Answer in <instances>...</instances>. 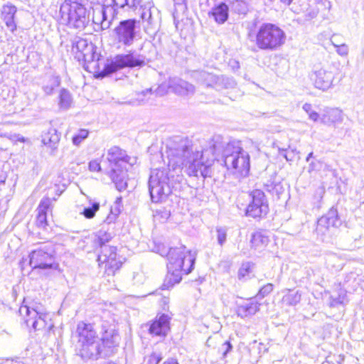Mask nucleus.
<instances>
[{"mask_svg":"<svg viewBox=\"0 0 364 364\" xmlns=\"http://www.w3.org/2000/svg\"><path fill=\"white\" fill-rule=\"evenodd\" d=\"M51 205V200L49 198H43L37 208L38 215L36 225L38 228H45L47 223V212Z\"/></svg>","mask_w":364,"mask_h":364,"instance_id":"obj_24","label":"nucleus"},{"mask_svg":"<svg viewBox=\"0 0 364 364\" xmlns=\"http://www.w3.org/2000/svg\"><path fill=\"white\" fill-rule=\"evenodd\" d=\"M99 208L100 204L97 202H94L92 203L91 206L85 208L82 213L86 218L90 219L95 215V213Z\"/></svg>","mask_w":364,"mask_h":364,"instance_id":"obj_34","label":"nucleus"},{"mask_svg":"<svg viewBox=\"0 0 364 364\" xmlns=\"http://www.w3.org/2000/svg\"><path fill=\"white\" fill-rule=\"evenodd\" d=\"M171 317L167 314H161L149 327V332L156 336H166L170 330Z\"/></svg>","mask_w":364,"mask_h":364,"instance_id":"obj_22","label":"nucleus"},{"mask_svg":"<svg viewBox=\"0 0 364 364\" xmlns=\"http://www.w3.org/2000/svg\"><path fill=\"white\" fill-rule=\"evenodd\" d=\"M309 117L311 120L316 122L318 119L319 114L317 112L312 111L309 113Z\"/></svg>","mask_w":364,"mask_h":364,"instance_id":"obj_48","label":"nucleus"},{"mask_svg":"<svg viewBox=\"0 0 364 364\" xmlns=\"http://www.w3.org/2000/svg\"><path fill=\"white\" fill-rule=\"evenodd\" d=\"M60 77L55 74H47L43 77L41 89L47 96L52 95L60 85Z\"/></svg>","mask_w":364,"mask_h":364,"instance_id":"obj_23","label":"nucleus"},{"mask_svg":"<svg viewBox=\"0 0 364 364\" xmlns=\"http://www.w3.org/2000/svg\"><path fill=\"white\" fill-rule=\"evenodd\" d=\"M167 269L173 277L174 283L181 280V272L188 274L191 272L195 264L196 253L186 250V246L170 248L168 255ZM172 278H170L171 280Z\"/></svg>","mask_w":364,"mask_h":364,"instance_id":"obj_5","label":"nucleus"},{"mask_svg":"<svg viewBox=\"0 0 364 364\" xmlns=\"http://www.w3.org/2000/svg\"><path fill=\"white\" fill-rule=\"evenodd\" d=\"M146 14V12H144L143 14H142V18H144V16H145V14Z\"/></svg>","mask_w":364,"mask_h":364,"instance_id":"obj_57","label":"nucleus"},{"mask_svg":"<svg viewBox=\"0 0 364 364\" xmlns=\"http://www.w3.org/2000/svg\"><path fill=\"white\" fill-rule=\"evenodd\" d=\"M97 3L100 5V7H104V5L119 4V0H96Z\"/></svg>","mask_w":364,"mask_h":364,"instance_id":"obj_44","label":"nucleus"},{"mask_svg":"<svg viewBox=\"0 0 364 364\" xmlns=\"http://www.w3.org/2000/svg\"><path fill=\"white\" fill-rule=\"evenodd\" d=\"M72 103V97L69 91L62 89L60 93V106L63 109H68Z\"/></svg>","mask_w":364,"mask_h":364,"instance_id":"obj_33","label":"nucleus"},{"mask_svg":"<svg viewBox=\"0 0 364 364\" xmlns=\"http://www.w3.org/2000/svg\"><path fill=\"white\" fill-rule=\"evenodd\" d=\"M20 141H24V138H21V139H19Z\"/></svg>","mask_w":364,"mask_h":364,"instance_id":"obj_58","label":"nucleus"},{"mask_svg":"<svg viewBox=\"0 0 364 364\" xmlns=\"http://www.w3.org/2000/svg\"><path fill=\"white\" fill-rule=\"evenodd\" d=\"M259 306L255 299H249L237 304L236 314L242 318H249L259 311Z\"/></svg>","mask_w":364,"mask_h":364,"instance_id":"obj_20","label":"nucleus"},{"mask_svg":"<svg viewBox=\"0 0 364 364\" xmlns=\"http://www.w3.org/2000/svg\"><path fill=\"white\" fill-rule=\"evenodd\" d=\"M88 130L85 129H80L78 132L73 137V144L75 146H79L81 142L88 136Z\"/></svg>","mask_w":364,"mask_h":364,"instance_id":"obj_35","label":"nucleus"},{"mask_svg":"<svg viewBox=\"0 0 364 364\" xmlns=\"http://www.w3.org/2000/svg\"><path fill=\"white\" fill-rule=\"evenodd\" d=\"M284 156L285 157V159H286L287 160H288V158H287V156L286 155H284Z\"/></svg>","mask_w":364,"mask_h":364,"instance_id":"obj_60","label":"nucleus"},{"mask_svg":"<svg viewBox=\"0 0 364 364\" xmlns=\"http://www.w3.org/2000/svg\"><path fill=\"white\" fill-rule=\"evenodd\" d=\"M285 6H289L291 3L292 0H279Z\"/></svg>","mask_w":364,"mask_h":364,"instance_id":"obj_53","label":"nucleus"},{"mask_svg":"<svg viewBox=\"0 0 364 364\" xmlns=\"http://www.w3.org/2000/svg\"><path fill=\"white\" fill-rule=\"evenodd\" d=\"M161 356L160 354L156 353H153L149 357L148 363L147 364H159V363L161 360Z\"/></svg>","mask_w":364,"mask_h":364,"instance_id":"obj_42","label":"nucleus"},{"mask_svg":"<svg viewBox=\"0 0 364 364\" xmlns=\"http://www.w3.org/2000/svg\"><path fill=\"white\" fill-rule=\"evenodd\" d=\"M223 146L215 153V160L222 154L227 169L237 177H245L250 168V155L242 148L229 143L223 138Z\"/></svg>","mask_w":364,"mask_h":364,"instance_id":"obj_3","label":"nucleus"},{"mask_svg":"<svg viewBox=\"0 0 364 364\" xmlns=\"http://www.w3.org/2000/svg\"><path fill=\"white\" fill-rule=\"evenodd\" d=\"M18 311L23 317L27 326L31 325L34 331L44 329L49 331L53 326L51 323L48 325V321H50V319L42 306L37 304L33 306L23 305L19 308Z\"/></svg>","mask_w":364,"mask_h":364,"instance_id":"obj_9","label":"nucleus"},{"mask_svg":"<svg viewBox=\"0 0 364 364\" xmlns=\"http://www.w3.org/2000/svg\"><path fill=\"white\" fill-rule=\"evenodd\" d=\"M223 146V136L215 135L201 146L200 150H193L187 139L175 137L166 145L167 168L177 176L182 170L190 176L210 177L211 166L215 161V153Z\"/></svg>","mask_w":364,"mask_h":364,"instance_id":"obj_1","label":"nucleus"},{"mask_svg":"<svg viewBox=\"0 0 364 364\" xmlns=\"http://www.w3.org/2000/svg\"><path fill=\"white\" fill-rule=\"evenodd\" d=\"M250 0H232V9L239 14H246L249 11Z\"/></svg>","mask_w":364,"mask_h":364,"instance_id":"obj_31","label":"nucleus"},{"mask_svg":"<svg viewBox=\"0 0 364 364\" xmlns=\"http://www.w3.org/2000/svg\"><path fill=\"white\" fill-rule=\"evenodd\" d=\"M285 33L277 26L272 23H262L256 34L257 46L264 50H275L285 42Z\"/></svg>","mask_w":364,"mask_h":364,"instance_id":"obj_7","label":"nucleus"},{"mask_svg":"<svg viewBox=\"0 0 364 364\" xmlns=\"http://www.w3.org/2000/svg\"><path fill=\"white\" fill-rule=\"evenodd\" d=\"M341 225V220L338 218L337 210L331 209L325 215L318 220L316 231L322 234L330 227L337 228Z\"/></svg>","mask_w":364,"mask_h":364,"instance_id":"obj_19","label":"nucleus"},{"mask_svg":"<svg viewBox=\"0 0 364 364\" xmlns=\"http://www.w3.org/2000/svg\"><path fill=\"white\" fill-rule=\"evenodd\" d=\"M343 119V112L338 108H326L321 117V122L328 126L341 123Z\"/></svg>","mask_w":364,"mask_h":364,"instance_id":"obj_25","label":"nucleus"},{"mask_svg":"<svg viewBox=\"0 0 364 364\" xmlns=\"http://www.w3.org/2000/svg\"><path fill=\"white\" fill-rule=\"evenodd\" d=\"M89 169L91 171H100L101 166L97 160L91 161L89 163Z\"/></svg>","mask_w":364,"mask_h":364,"instance_id":"obj_43","label":"nucleus"},{"mask_svg":"<svg viewBox=\"0 0 364 364\" xmlns=\"http://www.w3.org/2000/svg\"><path fill=\"white\" fill-rule=\"evenodd\" d=\"M73 48H75L76 50L82 55V56H78V58H82L85 61L92 60V56L87 55L92 51V46L91 44L89 45L86 40L82 38L79 39L75 43Z\"/></svg>","mask_w":364,"mask_h":364,"instance_id":"obj_29","label":"nucleus"},{"mask_svg":"<svg viewBox=\"0 0 364 364\" xmlns=\"http://www.w3.org/2000/svg\"><path fill=\"white\" fill-rule=\"evenodd\" d=\"M77 343L75 350L83 360L103 358L107 353L100 350V340L93 323L80 321L74 333Z\"/></svg>","mask_w":364,"mask_h":364,"instance_id":"obj_2","label":"nucleus"},{"mask_svg":"<svg viewBox=\"0 0 364 364\" xmlns=\"http://www.w3.org/2000/svg\"><path fill=\"white\" fill-rule=\"evenodd\" d=\"M220 350L223 351V358H225L227 355L232 350V345L230 341H225L222 345Z\"/></svg>","mask_w":364,"mask_h":364,"instance_id":"obj_41","label":"nucleus"},{"mask_svg":"<svg viewBox=\"0 0 364 364\" xmlns=\"http://www.w3.org/2000/svg\"><path fill=\"white\" fill-rule=\"evenodd\" d=\"M116 247L104 245L100 246V252L98 255L97 261L99 264H105V271L108 275H114L118 270L122 262L117 259Z\"/></svg>","mask_w":364,"mask_h":364,"instance_id":"obj_18","label":"nucleus"},{"mask_svg":"<svg viewBox=\"0 0 364 364\" xmlns=\"http://www.w3.org/2000/svg\"><path fill=\"white\" fill-rule=\"evenodd\" d=\"M273 290V284H267L264 286H263L259 291V296H261L262 297H264L267 295H268L269 293H271Z\"/></svg>","mask_w":364,"mask_h":364,"instance_id":"obj_40","label":"nucleus"},{"mask_svg":"<svg viewBox=\"0 0 364 364\" xmlns=\"http://www.w3.org/2000/svg\"><path fill=\"white\" fill-rule=\"evenodd\" d=\"M331 42H332V44L333 45V46L335 48H336V53L341 55V56H347L348 54V46L345 44V43H342V44H336L335 43V37L333 36L332 38H331Z\"/></svg>","mask_w":364,"mask_h":364,"instance_id":"obj_38","label":"nucleus"},{"mask_svg":"<svg viewBox=\"0 0 364 364\" xmlns=\"http://www.w3.org/2000/svg\"><path fill=\"white\" fill-rule=\"evenodd\" d=\"M217 241L218 245L223 246L227 240V228L219 227L216 228Z\"/></svg>","mask_w":364,"mask_h":364,"instance_id":"obj_37","label":"nucleus"},{"mask_svg":"<svg viewBox=\"0 0 364 364\" xmlns=\"http://www.w3.org/2000/svg\"><path fill=\"white\" fill-rule=\"evenodd\" d=\"M242 271H243V269H241L240 270V274H242Z\"/></svg>","mask_w":364,"mask_h":364,"instance_id":"obj_59","label":"nucleus"},{"mask_svg":"<svg viewBox=\"0 0 364 364\" xmlns=\"http://www.w3.org/2000/svg\"><path fill=\"white\" fill-rule=\"evenodd\" d=\"M6 179V174L3 171H0V184L4 183Z\"/></svg>","mask_w":364,"mask_h":364,"instance_id":"obj_50","label":"nucleus"},{"mask_svg":"<svg viewBox=\"0 0 364 364\" xmlns=\"http://www.w3.org/2000/svg\"><path fill=\"white\" fill-rule=\"evenodd\" d=\"M191 77L198 83L216 90L228 88L232 84L228 78L220 77L205 70H193L191 73Z\"/></svg>","mask_w":364,"mask_h":364,"instance_id":"obj_17","label":"nucleus"},{"mask_svg":"<svg viewBox=\"0 0 364 364\" xmlns=\"http://www.w3.org/2000/svg\"><path fill=\"white\" fill-rule=\"evenodd\" d=\"M209 15L213 16L217 23H224L228 18V6L226 4L221 2L212 9Z\"/></svg>","mask_w":364,"mask_h":364,"instance_id":"obj_28","label":"nucleus"},{"mask_svg":"<svg viewBox=\"0 0 364 364\" xmlns=\"http://www.w3.org/2000/svg\"><path fill=\"white\" fill-rule=\"evenodd\" d=\"M139 34L138 22L134 18L122 20L112 30V39L118 47H131Z\"/></svg>","mask_w":364,"mask_h":364,"instance_id":"obj_8","label":"nucleus"},{"mask_svg":"<svg viewBox=\"0 0 364 364\" xmlns=\"http://www.w3.org/2000/svg\"><path fill=\"white\" fill-rule=\"evenodd\" d=\"M102 337L100 340V350L107 353L103 358L109 357L114 353V350L119 346L120 336L114 325L107 321H102L101 324Z\"/></svg>","mask_w":364,"mask_h":364,"instance_id":"obj_14","label":"nucleus"},{"mask_svg":"<svg viewBox=\"0 0 364 364\" xmlns=\"http://www.w3.org/2000/svg\"><path fill=\"white\" fill-rule=\"evenodd\" d=\"M170 216V211L166 209L157 210L155 212L154 217L159 218L162 222L166 221Z\"/></svg>","mask_w":364,"mask_h":364,"instance_id":"obj_39","label":"nucleus"},{"mask_svg":"<svg viewBox=\"0 0 364 364\" xmlns=\"http://www.w3.org/2000/svg\"><path fill=\"white\" fill-rule=\"evenodd\" d=\"M112 237V233L108 232L106 230H100L97 232L98 243L100 246L106 245Z\"/></svg>","mask_w":364,"mask_h":364,"instance_id":"obj_36","label":"nucleus"},{"mask_svg":"<svg viewBox=\"0 0 364 364\" xmlns=\"http://www.w3.org/2000/svg\"><path fill=\"white\" fill-rule=\"evenodd\" d=\"M175 174L165 167L151 170L149 191L153 203L162 202L171 193V179L173 178Z\"/></svg>","mask_w":364,"mask_h":364,"instance_id":"obj_6","label":"nucleus"},{"mask_svg":"<svg viewBox=\"0 0 364 364\" xmlns=\"http://www.w3.org/2000/svg\"><path fill=\"white\" fill-rule=\"evenodd\" d=\"M338 75V66L334 63H327L314 70L311 80L316 88L326 91L334 86Z\"/></svg>","mask_w":364,"mask_h":364,"instance_id":"obj_12","label":"nucleus"},{"mask_svg":"<svg viewBox=\"0 0 364 364\" xmlns=\"http://www.w3.org/2000/svg\"><path fill=\"white\" fill-rule=\"evenodd\" d=\"M60 138V134L55 129L50 127L42 135V142L50 149H55Z\"/></svg>","mask_w":364,"mask_h":364,"instance_id":"obj_27","label":"nucleus"},{"mask_svg":"<svg viewBox=\"0 0 364 364\" xmlns=\"http://www.w3.org/2000/svg\"><path fill=\"white\" fill-rule=\"evenodd\" d=\"M252 247L259 249L265 247L269 242V237L264 231H257L252 235L250 240Z\"/></svg>","mask_w":364,"mask_h":364,"instance_id":"obj_30","label":"nucleus"},{"mask_svg":"<svg viewBox=\"0 0 364 364\" xmlns=\"http://www.w3.org/2000/svg\"><path fill=\"white\" fill-rule=\"evenodd\" d=\"M119 7L123 8L124 4L104 5V7L94 9L93 22L100 25L102 30L108 29L117 18Z\"/></svg>","mask_w":364,"mask_h":364,"instance_id":"obj_16","label":"nucleus"},{"mask_svg":"<svg viewBox=\"0 0 364 364\" xmlns=\"http://www.w3.org/2000/svg\"><path fill=\"white\" fill-rule=\"evenodd\" d=\"M141 2V0H124V6L125 5L128 6L129 8L136 7Z\"/></svg>","mask_w":364,"mask_h":364,"instance_id":"obj_46","label":"nucleus"},{"mask_svg":"<svg viewBox=\"0 0 364 364\" xmlns=\"http://www.w3.org/2000/svg\"><path fill=\"white\" fill-rule=\"evenodd\" d=\"M60 11L63 17L67 16L69 24L76 28H85L90 21V11L84 5L77 1L65 0Z\"/></svg>","mask_w":364,"mask_h":364,"instance_id":"obj_10","label":"nucleus"},{"mask_svg":"<svg viewBox=\"0 0 364 364\" xmlns=\"http://www.w3.org/2000/svg\"><path fill=\"white\" fill-rule=\"evenodd\" d=\"M119 4H124V0H119Z\"/></svg>","mask_w":364,"mask_h":364,"instance_id":"obj_56","label":"nucleus"},{"mask_svg":"<svg viewBox=\"0 0 364 364\" xmlns=\"http://www.w3.org/2000/svg\"><path fill=\"white\" fill-rule=\"evenodd\" d=\"M145 65V57L140 54L129 52L114 57L112 62L105 67V71L110 74L124 68L143 67Z\"/></svg>","mask_w":364,"mask_h":364,"instance_id":"obj_13","label":"nucleus"},{"mask_svg":"<svg viewBox=\"0 0 364 364\" xmlns=\"http://www.w3.org/2000/svg\"><path fill=\"white\" fill-rule=\"evenodd\" d=\"M16 12L17 8L11 3L3 5L1 9V19L5 23L7 28L11 32H14L16 30V23L15 22Z\"/></svg>","mask_w":364,"mask_h":364,"instance_id":"obj_21","label":"nucleus"},{"mask_svg":"<svg viewBox=\"0 0 364 364\" xmlns=\"http://www.w3.org/2000/svg\"><path fill=\"white\" fill-rule=\"evenodd\" d=\"M251 201L246 208V215L253 218H261L269 211L267 199L263 191L254 190L250 194Z\"/></svg>","mask_w":364,"mask_h":364,"instance_id":"obj_15","label":"nucleus"},{"mask_svg":"<svg viewBox=\"0 0 364 364\" xmlns=\"http://www.w3.org/2000/svg\"><path fill=\"white\" fill-rule=\"evenodd\" d=\"M121 201H122V198L121 197L117 198L116 200V203H119Z\"/></svg>","mask_w":364,"mask_h":364,"instance_id":"obj_55","label":"nucleus"},{"mask_svg":"<svg viewBox=\"0 0 364 364\" xmlns=\"http://www.w3.org/2000/svg\"><path fill=\"white\" fill-rule=\"evenodd\" d=\"M336 259H338V257L336 255H330L327 259V262L330 263L331 262H333Z\"/></svg>","mask_w":364,"mask_h":364,"instance_id":"obj_52","label":"nucleus"},{"mask_svg":"<svg viewBox=\"0 0 364 364\" xmlns=\"http://www.w3.org/2000/svg\"><path fill=\"white\" fill-rule=\"evenodd\" d=\"M312 156H313V153H312V152H311V153L308 155V156L306 157V161H309V159H310V158H311V157H312Z\"/></svg>","mask_w":364,"mask_h":364,"instance_id":"obj_54","label":"nucleus"},{"mask_svg":"<svg viewBox=\"0 0 364 364\" xmlns=\"http://www.w3.org/2000/svg\"><path fill=\"white\" fill-rule=\"evenodd\" d=\"M317 11L312 9H306V21H310L311 19L315 18L317 16Z\"/></svg>","mask_w":364,"mask_h":364,"instance_id":"obj_45","label":"nucleus"},{"mask_svg":"<svg viewBox=\"0 0 364 364\" xmlns=\"http://www.w3.org/2000/svg\"><path fill=\"white\" fill-rule=\"evenodd\" d=\"M301 300V294L296 292H291L289 290V292L285 294L282 298V301L284 304L288 306H295Z\"/></svg>","mask_w":364,"mask_h":364,"instance_id":"obj_32","label":"nucleus"},{"mask_svg":"<svg viewBox=\"0 0 364 364\" xmlns=\"http://www.w3.org/2000/svg\"><path fill=\"white\" fill-rule=\"evenodd\" d=\"M163 364H178L175 359H168L166 360Z\"/></svg>","mask_w":364,"mask_h":364,"instance_id":"obj_51","label":"nucleus"},{"mask_svg":"<svg viewBox=\"0 0 364 364\" xmlns=\"http://www.w3.org/2000/svg\"><path fill=\"white\" fill-rule=\"evenodd\" d=\"M171 87L175 93L180 95H192L195 92V87L192 84L181 79L173 81Z\"/></svg>","mask_w":364,"mask_h":364,"instance_id":"obj_26","label":"nucleus"},{"mask_svg":"<svg viewBox=\"0 0 364 364\" xmlns=\"http://www.w3.org/2000/svg\"><path fill=\"white\" fill-rule=\"evenodd\" d=\"M161 87H158V88L154 91V92L156 93V95H162V93H161ZM153 93H154V91L152 90V89H151V88H150V89H146V90H143V91L141 92V94H142L143 95H147V94H153Z\"/></svg>","mask_w":364,"mask_h":364,"instance_id":"obj_47","label":"nucleus"},{"mask_svg":"<svg viewBox=\"0 0 364 364\" xmlns=\"http://www.w3.org/2000/svg\"><path fill=\"white\" fill-rule=\"evenodd\" d=\"M130 160L131 158L126 154L124 151L118 146H113L108 149L106 159L104 161V163L108 164L107 174L119 191L125 190L127 186V165L133 164V161Z\"/></svg>","mask_w":364,"mask_h":364,"instance_id":"obj_4","label":"nucleus"},{"mask_svg":"<svg viewBox=\"0 0 364 364\" xmlns=\"http://www.w3.org/2000/svg\"><path fill=\"white\" fill-rule=\"evenodd\" d=\"M303 109L304 110L307 112L309 114L311 112H312L311 110V105L310 104H308V103H305L304 105H303Z\"/></svg>","mask_w":364,"mask_h":364,"instance_id":"obj_49","label":"nucleus"},{"mask_svg":"<svg viewBox=\"0 0 364 364\" xmlns=\"http://www.w3.org/2000/svg\"><path fill=\"white\" fill-rule=\"evenodd\" d=\"M30 265L33 269H58V263L55 262L53 247L50 244L46 245L33 250L30 255Z\"/></svg>","mask_w":364,"mask_h":364,"instance_id":"obj_11","label":"nucleus"}]
</instances>
